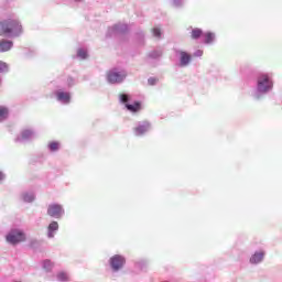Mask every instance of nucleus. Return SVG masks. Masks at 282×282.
I'll return each mask as SVG.
<instances>
[{"mask_svg": "<svg viewBox=\"0 0 282 282\" xmlns=\"http://www.w3.org/2000/svg\"><path fill=\"white\" fill-rule=\"evenodd\" d=\"M274 91V77L271 73H258L249 94L254 102H263Z\"/></svg>", "mask_w": 282, "mask_h": 282, "instance_id": "nucleus-1", "label": "nucleus"}, {"mask_svg": "<svg viewBox=\"0 0 282 282\" xmlns=\"http://www.w3.org/2000/svg\"><path fill=\"white\" fill-rule=\"evenodd\" d=\"M23 34V25L17 14H9L0 21V36L6 39H19Z\"/></svg>", "mask_w": 282, "mask_h": 282, "instance_id": "nucleus-2", "label": "nucleus"}, {"mask_svg": "<svg viewBox=\"0 0 282 282\" xmlns=\"http://www.w3.org/2000/svg\"><path fill=\"white\" fill-rule=\"evenodd\" d=\"M119 102L123 105L124 109L130 113H140V111H142V101L134 100L131 102V96L128 93L119 95Z\"/></svg>", "mask_w": 282, "mask_h": 282, "instance_id": "nucleus-3", "label": "nucleus"}, {"mask_svg": "<svg viewBox=\"0 0 282 282\" xmlns=\"http://www.w3.org/2000/svg\"><path fill=\"white\" fill-rule=\"evenodd\" d=\"M127 70L113 67L107 72L106 80L108 85H122L127 80Z\"/></svg>", "mask_w": 282, "mask_h": 282, "instance_id": "nucleus-4", "label": "nucleus"}, {"mask_svg": "<svg viewBox=\"0 0 282 282\" xmlns=\"http://www.w3.org/2000/svg\"><path fill=\"white\" fill-rule=\"evenodd\" d=\"M108 265L112 274H118V272L124 270V265H127V257L120 253L113 254L108 259Z\"/></svg>", "mask_w": 282, "mask_h": 282, "instance_id": "nucleus-5", "label": "nucleus"}, {"mask_svg": "<svg viewBox=\"0 0 282 282\" xmlns=\"http://www.w3.org/2000/svg\"><path fill=\"white\" fill-rule=\"evenodd\" d=\"M173 52L177 58V62L175 63L176 67H180V68L188 67V65L193 63V54H191L188 51H184L181 48H173Z\"/></svg>", "mask_w": 282, "mask_h": 282, "instance_id": "nucleus-6", "label": "nucleus"}, {"mask_svg": "<svg viewBox=\"0 0 282 282\" xmlns=\"http://www.w3.org/2000/svg\"><path fill=\"white\" fill-rule=\"evenodd\" d=\"M53 96L59 105H69L72 102V91L67 90L63 85H58L53 90Z\"/></svg>", "mask_w": 282, "mask_h": 282, "instance_id": "nucleus-7", "label": "nucleus"}, {"mask_svg": "<svg viewBox=\"0 0 282 282\" xmlns=\"http://www.w3.org/2000/svg\"><path fill=\"white\" fill-rule=\"evenodd\" d=\"M28 237L25 236V232L21 229H11L6 235V241L7 243H10V246H19V243H23Z\"/></svg>", "mask_w": 282, "mask_h": 282, "instance_id": "nucleus-8", "label": "nucleus"}, {"mask_svg": "<svg viewBox=\"0 0 282 282\" xmlns=\"http://www.w3.org/2000/svg\"><path fill=\"white\" fill-rule=\"evenodd\" d=\"M127 32H129V24L116 23L108 28L106 39H113V36H120V34H127Z\"/></svg>", "mask_w": 282, "mask_h": 282, "instance_id": "nucleus-9", "label": "nucleus"}, {"mask_svg": "<svg viewBox=\"0 0 282 282\" xmlns=\"http://www.w3.org/2000/svg\"><path fill=\"white\" fill-rule=\"evenodd\" d=\"M46 215L52 217V219H61L65 217V207L58 203H51L47 206Z\"/></svg>", "mask_w": 282, "mask_h": 282, "instance_id": "nucleus-10", "label": "nucleus"}, {"mask_svg": "<svg viewBox=\"0 0 282 282\" xmlns=\"http://www.w3.org/2000/svg\"><path fill=\"white\" fill-rule=\"evenodd\" d=\"M151 131V122L149 121H139L133 128V134L135 138H144V134Z\"/></svg>", "mask_w": 282, "mask_h": 282, "instance_id": "nucleus-11", "label": "nucleus"}, {"mask_svg": "<svg viewBox=\"0 0 282 282\" xmlns=\"http://www.w3.org/2000/svg\"><path fill=\"white\" fill-rule=\"evenodd\" d=\"M32 138H34V130L25 129V130H22L20 135L15 138V142H20V143L29 142V140H32Z\"/></svg>", "mask_w": 282, "mask_h": 282, "instance_id": "nucleus-12", "label": "nucleus"}, {"mask_svg": "<svg viewBox=\"0 0 282 282\" xmlns=\"http://www.w3.org/2000/svg\"><path fill=\"white\" fill-rule=\"evenodd\" d=\"M263 259H265V251H254L249 259V263L251 265H259V263H263Z\"/></svg>", "mask_w": 282, "mask_h": 282, "instance_id": "nucleus-13", "label": "nucleus"}, {"mask_svg": "<svg viewBox=\"0 0 282 282\" xmlns=\"http://www.w3.org/2000/svg\"><path fill=\"white\" fill-rule=\"evenodd\" d=\"M20 197L24 204H32V202L36 199V194H34V192L25 191L21 193Z\"/></svg>", "mask_w": 282, "mask_h": 282, "instance_id": "nucleus-14", "label": "nucleus"}, {"mask_svg": "<svg viewBox=\"0 0 282 282\" xmlns=\"http://www.w3.org/2000/svg\"><path fill=\"white\" fill-rule=\"evenodd\" d=\"M57 230H58V221L52 220L47 226V238L54 239Z\"/></svg>", "mask_w": 282, "mask_h": 282, "instance_id": "nucleus-15", "label": "nucleus"}, {"mask_svg": "<svg viewBox=\"0 0 282 282\" xmlns=\"http://www.w3.org/2000/svg\"><path fill=\"white\" fill-rule=\"evenodd\" d=\"M14 47V42L11 40H0V54L10 52Z\"/></svg>", "mask_w": 282, "mask_h": 282, "instance_id": "nucleus-16", "label": "nucleus"}, {"mask_svg": "<svg viewBox=\"0 0 282 282\" xmlns=\"http://www.w3.org/2000/svg\"><path fill=\"white\" fill-rule=\"evenodd\" d=\"M191 39L192 41H199V39L204 37V30L199 28H193L191 26Z\"/></svg>", "mask_w": 282, "mask_h": 282, "instance_id": "nucleus-17", "label": "nucleus"}, {"mask_svg": "<svg viewBox=\"0 0 282 282\" xmlns=\"http://www.w3.org/2000/svg\"><path fill=\"white\" fill-rule=\"evenodd\" d=\"M215 33L212 31H207L203 33V43L205 45H212V43H215Z\"/></svg>", "mask_w": 282, "mask_h": 282, "instance_id": "nucleus-18", "label": "nucleus"}, {"mask_svg": "<svg viewBox=\"0 0 282 282\" xmlns=\"http://www.w3.org/2000/svg\"><path fill=\"white\" fill-rule=\"evenodd\" d=\"M76 85H78V79H76L75 77L73 76H67L65 82H64V86L62 87H65V89H67L68 91H70V89L73 87H76Z\"/></svg>", "mask_w": 282, "mask_h": 282, "instance_id": "nucleus-19", "label": "nucleus"}, {"mask_svg": "<svg viewBox=\"0 0 282 282\" xmlns=\"http://www.w3.org/2000/svg\"><path fill=\"white\" fill-rule=\"evenodd\" d=\"M10 118V108L8 106H0V123L6 122Z\"/></svg>", "mask_w": 282, "mask_h": 282, "instance_id": "nucleus-20", "label": "nucleus"}, {"mask_svg": "<svg viewBox=\"0 0 282 282\" xmlns=\"http://www.w3.org/2000/svg\"><path fill=\"white\" fill-rule=\"evenodd\" d=\"M47 150L50 153H58L61 151V141H50L47 143Z\"/></svg>", "mask_w": 282, "mask_h": 282, "instance_id": "nucleus-21", "label": "nucleus"}, {"mask_svg": "<svg viewBox=\"0 0 282 282\" xmlns=\"http://www.w3.org/2000/svg\"><path fill=\"white\" fill-rule=\"evenodd\" d=\"M134 268L137 270H140V272H144L147 268H149V260L148 259H141L134 262Z\"/></svg>", "mask_w": 282, "mask_h": 282, "instance_id": "nucleus-22", "label": "nucleus"}, {"mask_svg": "<svg viewBox=\"0 0 282 282\" xmlns=\"http://www.w3.org/2000/svg\"><path fill=\"white\" fill-rule=\"evenodd\" d=\"M76 57L79 58V61H87L89 58V52L87 48L79 47L77 48Z\"/></svg>", "mask_w": 282, "mask_h": 282, "instance_id": "nucleus-23", "label": "nucleus"}, {"mask_svg": "<svg viewBox=\"0 0 282 282\" xmlns=\"http://www.w3.org/2000/svg\"><path fill=\"white\" fill-rule=\"evenodd\" d=\"M145 36L147 35L144 34V31H142V30H138L134 33V39L139 45H145V40H144Z\"/></svg>", "mask_w": 282, "mask_h": 282, "instance_id": "nucleus-24", "label": "nucleus"}, {"mask_svg": "<svg viewBox=\"0 0 282 282\" xmlns=\"http://www.w3.org/2000/svg\"><path fill=\"white\" fill-rule=\"evenodd\" d=\"M162 51L153 50L148 53V58H151V61H160V58H162Z\"/></svg>", "mask_w": 282, "mask_h": 282, "instance_id": "nucleus-25", "label": "nucleus"}, {"mask_svg": "<svg viewBox=\"0 0 282 282\" xmlns=\"http://www.w3.org/2000/svg\"><path fill=\"white\" fill-rule=\"evenodd\" d=\"M170 4L175 10H182V8H184L186 4V0H170Z\"/></svg>", "mask_w": 282, "mask_h": 282, "instance_id": "nucleus-26", "label": "nucleus"}, {"mask_svg": "<svg viewBox=\"0 0 282 282\" xmlns=\"http://www.w3.org/2000/svg\"><path fill=\"white\" fill-rule=\"evenodd\" d=\"M42 269L47 273L52 272V270H54V263L52 262V260L46 259L42 262Z\"/></svg>", "mask_w": 282, "mask_h": 282, "instance_id": "nucleus-27", "label": "nucleus"}, {"mask_svg": "<svg viewBox=\"0 0 282 282\" xmlns=\"http://www.w3.org/2000/svg\"><path fill=\"white\" fill-rule=\"evenodd\" d=\"M28 247L31 248V250H39L41 248V241H39L36 238H33L29 240Z\"/></svg>", "mask_w": 282, "mask_h": 282, "instance_id": "nucleus-28", "label": "nucleus"}, {"mask_svg": "<svg viewBox=\"0 0 282 282\" xmlns=\"http://www.w3.org/2000/svg\"><path fill=\"white\" fill-rule=\"evenodd\" d=\"M56 279H57V281H61V282L69 281V276L67 275V273L65 271L58 272L56 275Z\"/></svg>", "mask_w": 282, "mask_h": 282, "instance_id": "nucleus-29", "label": "nucleus"}, {"mask_svg": "<svg viewBox=\"0 0 282 282\" xmlns=\"http://www.w3.org/2000/svg\"><path fill=\"white\" fill-rule=\"evenodd\" d=\"M36 54H39V52L36 51V48H28L24 52V56H26V58H34V56H36Z\"/></svg>", "mask_w": 282, "mask_h": 282, "instance_id": "nucleus-30", "label": "nucleus"}, {"mask_svg": "<svg viewBox=\"0 0 282 282\" xmlns=\"http://www.w3.org/2000/svg\"><path fill=\"white\" fill-rule=\"evenodd\" d=\"M8 72H10L8 63L0 61V74H8Z\"/></svg>", "mask_w": 282, "mask_h": 282, "instance_id": "nucleus-31", "label": "nucleus"}, {"mask_svg": "<svg viewBox=\"0 0 282 282\" xmlns=\"http://www.w3.org/2000/svg\"><path fill=\"white\" fill-rule=\"evenodd\" d=\"M152 34L155 39H162V29H160L159 26H154L152 29Z\"/></svg>", "mask_w": 282, "mask_h": 282, "instance_id": "nucleus-32", "label": "nucleus"}, {"mask_svg": "<svg viewBox=\"0 0 282 282\" xmlns=\"http://www.w3.org/2000/svg\"><path fill=\"white\" fill-rule=\"evenodd\" d=\"M148 85H150L151 87H154V85H158V78L156 77L148 78Z\"/></svg>", "mask_w": 282, "mask_h": 282, "instance_id": "nucleus-33", "label": "nucleus"}, {"mask_svg": "<svg viewBox=\"0 0 282 282\" xmlns=\"http://www.w3.org/2000/svg\"><path fill=\"white\" fill-rule=\"evenodd\" d=\"M195 57V58H200V56H204V51H202V50H196L194 53H193V55H192V57Z\"/></svg>", "mask_w": 282, "mask_h": 282, "instance_id": "nucleus-34", "label": "nucleus"}, {"mask_svg": "<svg viewBox=\"0 0 282 282\" xmlns=\"http://www.w3.org/2000/svg\"><path fill=\"white\" fill-rule=\"evenodd\" d=\"M45 160V154H39L36 158H35V162H43Z\"/></svg>", "mask_w": 282, "mask_h": 282, "instance_id": "nucleus-35", "label": "nucleus"}, {"mask_svg": "<svg viewBox=\"0 0 282 282\" xmlns=\"http://www.w3.org/2000/svg\"><path fill=\"white\" fill-rule=\"evenodd\" d=\"M3 180H6V174L0 171V182H3Z\"/></svg>", "mask_w": 282, "mask_h": 282, "instance_id": "nucleus-36", "label": "nucleus"}, {"mask_svg": "<svg viewBox=\"0 0 282 282\" xmlns=\"http://www.w3.org/2000/svg\"><path fill=\"white\" fill-rule=\"evenodd\" d=\"M75 3H80L84 0H73Z\"/></svg>", "mask_w": 282, "mask_h": 282, "instance_id": "nucleus-37", "label": "nucleus"}]
</instances>
